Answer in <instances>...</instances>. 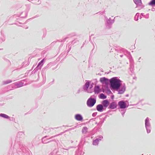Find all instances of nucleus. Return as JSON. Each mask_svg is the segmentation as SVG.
Instances as JSON below:
<instances>
[{
  "mask_svg": "<svg viewBox=\"0 0 155 155\" xmlns=\"http://www.w3.org/2000/svg\"><path fill=\"white\" fill-rule=\"evenodd\" d=\"M110 82L111 87L114 90H118L120 86V81L113 78L111 79Z\"/></svg>",
  "mask_w": 155,
  "mask_h": 155,
  "instance_id": "f257e3e1",
  "label": "nucleus"
},
{
  "mask_svg": "<svg viewBox=\"0 0 155 155\" xmlns=\"http://www.w3.org/2000/svg\"><path fill=\"white\" fill-rule=\"evenodd\" d=\"M96 100L94 99L89 98L87 102V104L88 106L90 107H92L95 104Z\"/></svg>",
  "mask_w": 155,
  "mask_h": 155,
  "instance_id": "f03ea898",
  "label": "nucleus"
},
{
  "mask_svg": "<svg viewBox=\"0 0 155 155\" xmlns=\"http://www.w3.org/2000/svg\"><path fill=\"white\" fill-rule=\"evenodd\" d=\"M100 81L102 83L106 84H108L109 82L108 79L105 77L101 78L100 79Z\"/></svg>",
  "mask_w": 155,
  "mask_h": 155,
  "instance_id": "7ed1b4c3",
  "label": "nucleus"
},
{
  "mask_svg": "<svg viewBox=\"0 0 155 155\" xmlns=\"http://www.w3.org/2000/svg\"><path fill=\"white\" fill-rule=\"evenodd\" d=\"M118 105L121 108L124 109L126 107V104L123 101H120L118 103Z\"/></svg>",
  "mask_w": 155,
  "mask_h": 155,
  "instance_id": "20e7f679",
  "label": "nucleus"
},
{
  "mask_svg": "<svg viewBox=\"0 0 155 155\" xmlns=\"http://www.w3.org/2000/svg\"><path fill=\"white\" fill-rule=\"evenodd\" d=\"M103 106L105 107H107L109 104V102L107 100H104L102 101Z\"/></svg>",
  "mask_w": 155,
  "mask_h": 155,
  "instance_id": "39448f33",
  "label": "nucleus"
},
{
  "mask_svg": "<svg viewBox=\"0 0 155 155\" xmlns=\"http://www.w3.org/2000/svg\"><path fill=\"white\" fill-rule=\"evenodd\" d=\"M96 108L97 111L100 112H101L103 109V106L102 105L99 104L97 106Z\"/></svg>",
  "mask_w": 155,
  "mask_h": 155,
  "instance_id": "423d86ee",
  "label": "nucleus"
},
{
  "mask_svg": "<svg viewBox=\"0 0 155 155\" xmlns=\"http://www.w3.org/2000/svg\"><path fill=\"white\" fill-rule=\"evenodd\" d=\"M117 104L115 102L111 103L110 105V108L112 109H114L117 107Z\"/></svg>",
  "mask_w": 155,
  "mask_h": 155,
  "instance_id": "0eeeda50",
  "label": "nucleus"
},
{
  "mask_svg": "<svg viewBox=\"0 0 155 155\" xmlns=\"http://www.w3.org/2000/svg\"><path fill=\"white\" fill-rule=\"evenodd\" d=\"M75 117L76 120L79 121H81L83 119V117L81 116L78 114L75 115Z\"/></svg>",
  "mask_w": 155,
  "mask_h": 155,
  "instance_id": "6e6552de",
  "label": "nucleus"
},
{
  "mask_svg": "<svg viewBox=\"0 0 155 155\" xmlns=\"http://www.w3.org/2000/svg\"><path fill=\"white\" fill-rule=\"evenodd\" d=\"M134 2L137 5H140L142 4L141 0H133Z\"/></svg>",
  "mask_w": 155,
  "mask_h": 155,
  "instance_id": "1a4fd4ad",
  "label": "nucleus"
},
{
  "mask_svg": "<svg viewBox=\"0 0 155 155\" xmlns=\"http://www.w3.org/2000/svg\"><path fill=\"white\" fill-rule=\"evenodd\" d=\"M100 90L98 86H96L94 88V91L95 93L98 94L100 92Z\"/></svg>",
  "mask_w": 155,
  "mask_h": 155,
  "instance_id": "9d476101",
  "label": "nucleus"
},
{
  "mask_svg": "<svg viewBox=\"0 0 155 155\" xmlns=\"http://www.w3.org/2000/svg\"><path fill=\"white\" fill-rule=\"evenodd\" d=\"M90 83L89 82H87L85 84V89L86 90H87V89L90 86Z\"/></svg>",
  "mask_w": 155,
  "mask_h": 155,
  "instance_id": "9b49d317",
  "label": "nucleus"
},
{
  "mask_svg": "<svg viewBox=\"0 0 155 155\" xmlns=\"http://www.w3.org/2000/svg\"><path fill=\"white\" fill-rule=\"evenodd\" d=\"M125 91L124 88H122L119 91L118 94H123Z\"/></svg>",
  "mask_w": 155,
  "mask_h": 155,
  "instance_id": "f8f14e48",
  "label": "nucleus"
},
{
  "mask_svg": "<svg viewBox=\"0 0 155 155\" xmlns=\"http://www.w3.org/2000/svg\"><path fill=\"white\" fill-rule=\"evenodd\" d=\"M0 116L6 118H8L9 117L7 115L4 114H1Z\"/></svg>",
  "mask_w": 155,
  "mask_h": 155,
  "instance_id": "ddd939ff",
  "label": "nucleus"
},
{
  "mask_svg": "<svg viewBox=\"0 0 155 155\" xmlns=\"http://www.w3.org/2000/svg\"><path fill=\"white\" fill-rule=\"evenodd\" d=\"M100 98L102 99H105L106 98V96H105L104 94H100Z\"/></svg>",
  "mask_w": 155,
  "mask_h": 155,
  "instance_id": "4468645a",
  "label": "nucleus"
},
{
  "mask_svg": "<svg viewBox=\"0 0 155 155\" xmlns=\"http://www.w3.org/2000/svg\"><path fill=\"white\" fill-rule=\"evenodd\" d=\"M87 128L86 127H84L83 128V129L82 130V131L83 133H86V132L87 131Z\"/></svg>",
  "mask_w": 155,
  "mask_h": 155,
  "instance_id": "2eb2a0df",
  "label": "nucleus"
},
{
  "mask_svg": "<svg viewBox=\"0 0 155 155\" xmlns=\"http://www.w3.org/2000/svg\"><path fill=\"white\" fill-rule=\"evenodd\" d=\"M155 5V0H152L149 3L150 5Z\"/></svg>",
  "mask_w": 155,
  "mask_h": 155,
  "instance_id": "dca6fc26",
  "label": "nucleus"
},
{
  "mask_svg": "<svg viewBox=\"0 0 155 155\" xmlns=\"http://www.w3.org/2000/svg\"><path fill=\"white\" fill-rule=\"evenodd\" d=\"M98 140H96L93 141V144L94 145H96L98 143Z\"/></svg>",
  "mask_w": 155,
  "mask_h": 155,
  "instance_id": "f3484780",
  "label": "nucleus"
},
{
  "mask_svg": "<svg viewBox=\"0 0 155 155\" xmlns=\"http://www.w3.org/2000/svg\"><path fill=\"white\" fill-rule=\"evenodd\" d=\"M44 61V59H43L40 62L41 63H42Z\"/></svg>",
  "mask_w": 155,
  "mask_h": 155,
  "instance_id": "a211bd4d",
  "label": "nucleus"
},
{
  "mask_svg": "<svg viewBox=\"0 0 155 155\" xmlns=\"http://www.w3.org/2000/svg\"><path fill=\"white\" fill-rule=\"evenodd\" d=\"M41 62H40V63H39L38 65V66H39V65H40V64H41Z\"/></svg>",
  "mask_w": 155,
  "mask_h": 155,
  "instance_id": "6ab92c4d",
  "label": "nucleus"
}]
</instances>
